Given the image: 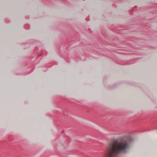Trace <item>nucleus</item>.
I'll return each instance as SVG.
<instances>
[{"instance_id":"1","label":"nucleus","mask_w":157,"mask_h":157,"mask_svg":"<svg viewBox=\"0 0 157 157\" xmlns=\"http://www.w3.org/2000/svg\"><path fill=\"white\" fill-rule=\"evenodd\" d=\"M132 142L130 137L121 142L114 141L109 143L104 157H115L122 151L128 149Z\"/></svg>"}]
</instances>
